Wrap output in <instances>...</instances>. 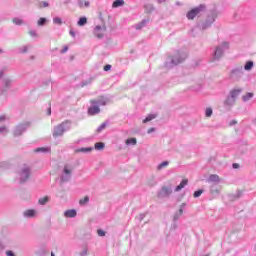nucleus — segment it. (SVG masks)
Listing matches in <instances>:
<instances>
[{
  "instance_id": "nucleus-1",
  "label": "nucleus",
  "mask_w": 256,
  "mask_h": 256,
  "mask_svg": "<svg viewBox=\"0 0 256 256\" xmlns=\"http://www.w3.org/2000/svg\"><path fill=\"white\" fill-rule=\"evenodd\" d=\"M30 176H31V170L27 166L22 168L19 172V178L21 183H25V181H27V179H29Z\"/></svg>"
},
{
  "instance_id": "nucleus-2",
  "label": "nucleus",
  "mask_w": 256,
  "mask_h": 256,
  "mask_svg": "<svg viewBox=\"0 0 256 256\" xmlns=\"http://www.w3.org/2000/svg\"><path fill=\"white\" fill-rule=\"evenodd\" d=\"M205 9V6L200 5L199 7L193 8L187 13V18L193 20L194 17H197L198 13H201Z\"/></svg>"
},
{
  "instance_id": "nucleus-3",
  "label": "nucleus",
  "mask_w": 256,
  "mask_h": 256,
  "mask_svg": "<svg viewBox=\"0 0 256 256\" xmlns=\"http://www.w3.org/2000/svg\"><path fill=\"white\" fill-rule=\"evenodd\" d=\"M66 130L67 128L65 127V122L59 124L54 128L53 137H61V135H63V133H65Z\"/></svg>"
},
{
  "instance_id": "nucleus-4",
  "label": "nucleus",
  "mask_w": 256,
  "mask_h": 256,
  "mask_svg": "<svg viewBox=\"0 0 256 256\" xmlns=\"http://www.w3.org/2000/svg\"><path fill=\"white\" fill-rule=\"evenodd\" d=\"M106 29L107 28L105 26H96L94 29V35L98 37V39H101L103 35H105Z\"/></svg>"
},
{
  "instance_id": "nucleus-5",
  "label": "nucleus",
  "mask_w": 256,
  "mask_h": 256,
  "mask_svg": "<svg viewBox=\"0 0 256 256\" xmlns=\"http://www.w3.org/2000/svg\"><path fill=\"white\" fill-rule=\"evenodd\" d=\"M186 56H181V54H176L173 58H172V63L173 65H179V63H183V61H185Z\"/></svg>"
},
{
  "instance_id": "nucleus-6",
  "label": "nucleus",
  "mask_w": 256,
  "mask_h": 256,
  "mask_svg": "<svg viewBox=\"0 0 256 256\" xmlns=\"http://www.w3.org/2000/svg\"><path fill=\"white\" fill-rule=\"evenodd\" d=\"M90 103L92 105H97V103L98 105H107V99H105L103 96H100L97 100H90Z\"/></svg>"
},
{
  "instance_id": "nucleus-7",
  "label": "nucleus",
  "mask_w": 256,
  "mask_h": 256,
  "mask_svg": "<svg viewBox=\"0 0 256 256\" xmlns=\"http://www.w3.org/2000/svg\"><path fill=\"white\" fill-rule=\"evenodd\" d=\"M98 113H101L99 106H92L88 109V115H97Z\"/></svg>"
},
{
  "instance_id": "nucleus-8",
  "label": "nucleus",
  "mask_w": 256,
  "mask_h": 256,
  "mask_svg": "<svg viewBox=\"0 0 256 256\" xmlns=\"http://www.w3.org/2000/svg\"><path fill=\"white\" fill-rule=\"evenodd\" d=\"M63 173L64 175H71V173H73V168H71L69 164H66L64 165Z\"/></svg>"
},
{
  "instance_id": "nucleus-9",
  "label": "nucleus",
  "mask_w": 256,
  "mask_h": 256,
  "mask_svg": "<svg viewBox=\"0 0 256 256\" xmlns=\"http://www.w3.org/2000/svg\"><path fill=\"white\" fill-rule=\"evenodd\" d=\"M187 183H189V180L183 179L181 183L175 188V191H181V189H183L187 185Z\"/></svg>"
},
{
  "instance_id": "nucleus-10",
  "label": "nucleus",
  "mask_w": 256,
  "mask_h": 256,
  "mask_svg": "<svg viewBox=\"0 0 256 256\" xmlns=\"http://www.w3.org/2000/svg\"><path fill=\"white\" fill-rule=\"evenodd\" d=\"M50 199H51V197L44 196L38 200V203H39V205H47V203H49Z\"/></svg>"
},
{
  "instance_id": "nucleus-11",
  "label": "nucleus",
  "mask_w": 256,
  "mask_h": 256,
  "mask_svg": "<svg viewBox=\"0 0 256 256\" xmlns=\"http://www.w3.org/2000/svg\"><path fill=\"white\" fill-rule=\"evenodd\" d=\"M49 151H51V148L40 147V148H36L34 150V153H49Z\"/></svg>"
},
{
  "instance_id": "nucleus-12",
  "label": "nucleus",
  "mask_w": 256,
  "mask_h": 256,
  "mask_svg": "<svg viewBox=\"0 0 256 256\" xmlns=\"http://www.w3.org/2000/svg\"><path fill=\"white\" fill-rule=\"evenodd\" d=\"M65 217H69V218H73V217H77V211L75 210H67L64 213Z\"/></svg>"
},
{
  "instance_id": "nucleus-13",
  "label": "nucleus",
  "mask_w": 256,
  "mask_h": 256,
  "mask_svg": "<svg viewBox=\"0 0 256 256\" xmlns=\"http://www.w3.org/2000/svg\"><path fill=\"white\" fill-rule=\"evenodd\" d=\"M36 214L37 212L35 210L29 209L24 212V217H35Z\"/></svg>"
},
{
  "instance_id": "nucleus-14",
  "label": "nucleus",
  "mask_w": 256,
  "mask_h": 256,
  "mask_svg": "<svg viewBox=\"0 0 256 256\" xmlns=\"http://www.w3.org/2000/svg\"><path fill=\"white\" fill-rule=\"evenodd\" d=\"M241 93V90L240 89H236V90H232L230 92V95H231V99L235 100L237 99V97H239V94Z\"/></svg>"
},
{
  "instance_id": "nucleus-15",
  "label": "nucleus",
  "mask_w": 256,
  "mask_h": 256,
  "mask_svg": "<svg viewBox=\"0 0 256 256\" xmlns=\"http://www.w3.org/2000/svg\"><path fill=\"white\" fill-rule=\"evenodd\" d=\"M124 5H125V1L115 0L112 4V7L117 8V7H123Z\"/></svg>"
},
{
  "instance_id": "nucleus-16",
  "label": "nucleus",
  "mask_w": 256,
  "mask_h": 256,
  "mask_svg": "<svg viewBox=\"0 0 256 256\" xmlns=\"http://www.w3.org/2000/svg\"><path fill=\"white\" fill-rule=\"evenodd\" d=\"M222 56H223V50L221 49V47H217L216 51L214 52V57L216 59H219Z\"/></svg>"
},
{
  "instance_id": "nucleus-17",
  "label": "nucleus",
  "mask_w": 256,
  "mask_h": 256,
  "mask_svg": "<svg viewBox=\"0 0 256 256\" xmlns=\"http://www.w3.org/2000/svg\"><path fill=\"white\" fill-rule=\"evenodd\" d=\"M94 148L96 149V151H103V149H105V143L103 142L95 143Z\"/></svg>"
},
{
  "instance_id": "nucleus-18",
  "label": "nucleus",
  "mask_w": 256,
  "mask_h": 256,
  "mask_svg": "<svg viewBox=\"0 0 256 256\" xmlns=\"http://www.w3.org/2000/svg\"><path fill=\"white\" fill-rule=\"evenodd\" d=\"M90 151H93V148H80L74 150V153H90Z\"/></svg>"
},
{
  "instance_id": "nucleus-19",
  "label": "nucleus",
  "mask_w": 256,
  "mask_h": 256,
  "mask_svg": "<svg viewBox=\"0 0 256 256\" xmlns=\"http://www.w3.org/2000/svg\"><path fill=\"white\" fill-rule=\"evenodd\" d=\"M78 5L79 7L83 8V7H89L90 3L87 0H79Z\"/></svg>"
},
{
  "instance_id": "nucleus-20",
  "label": "nucleus",
  "mask_w": 256,
  "mask_h": 256,
  "mask_svg": "<svg viewBox=\"0 0 256 256\" xmlns=\"http://www.w3.org/2000/svg\"><path fill=\"white\" fill-rule=\"evenodd\" d=\"M157 117V115L155 114H150L148 115L144 120L143 123H149V121H153V119H155Z\"/></svg>"
},
{
  "instance_id": "nucleus-21",
  "label": "nucleus",
  "mask_w": 256,
  "mask_h": 256,
  "mask_svg": "<svg viewBox=\"0 0 256 256\" xmlns=\"http://www.w3.org/2000/svg\"><path fill=\"white\" fill-rule=\"evenodd\" d=\"M245 71H251L253 69V61H248L244 66Z\"/></svg>"
},
{
  "instance_id": "nucleus-22",
  "label": "nucleus",
  "mask_w": 256,
  "mask_h": 256,
  "mask_svg": "<svg viewBox=\"0 0 256 256\" xmlns=\"http://www.w3.org/2000/svg\"><path fill=\"white\" fill-rule=\"evenodd\" d=\"M104 129H107V123H102L97 129L96 133H101V131H104Z\"/></svg>"
},
{
  "instance_id": "nucleus-23",
  "label": "nucleus",
  "mask_w": 256,
  "mask_h": 256,
  "mask_svg": "<svg viewBox=\"0 0 256 256\" xmlns=\"http://www.w3.org/2000/svg\"><path fill=\"white\" fill-rule=\"evenodd\" d=\"M126 145H137V139L129 138L126 140Z\"/></svg>"
},
{
  "instance_id": "nucleus-24",
  "label": "nucleus",
  "mask_w": 256,
  "mask_h": 256,
  "mask_svg": "<svg viewBox=\"0 0 256 256\" xmlns=\"http://www.w3.org/2000/svg\"><path fill=\"white\" fill-rule=\"evenodd\" d=\"M87 203H89V196H85L79 200V205H87Z\"/></svg>"
},
{
  "instance_id": "nucleus-25",
  "label": "nucleus",
  "mask_w": 256,
  "mask_h": 256,
  "mask_svg": "<svg viewBox=\"0 0 256 256\" xmlns=\"http://www.w3.org/2000/svg\"><path fill=\"white\" fill-rule=\"evenodd\" d=\"M209 181L212 183H219V176L218 175H211Z\"/></svg>"
},
{
  "instance_id": "nucleus-26",
  "label": "nucleus",
  "mask_w": 256,
  "mask_h": 256,
  "mask_svg": "<svg viewBox=\"0 0 256 256\" xmlns=\"http://www.w3.org/2000/svg\"><path fill=\"white\" fill-rule=\"evenodd\" d=\"M87 23V18L86 17H81L78 21V25L80 27H83V25H85Z\"/></svg>"
},
{
  "instance_id": "nucleus-27",
  "label": "nucleus",
  "mask_w": 256,
  "mask_h": 256,
  "mask_svg": "<svg viewBox=\"0 0 256 256\" xmlns=\"http://www.w3.org/2000/svg\"><path fill=\"white\" fill-rule=\"evenodd\" d=\"M12 22L14 23V25H23V19L21 18H14L12 19Z\"/></svg>"
},
{
  "instance_id": "nucleus-28",
  "label": "nucleus",
  "mask_w": 256,
  "mask_h": 256,
  "mask_svg": "<svg viewBox=\"0 0 256 256\" xmlns=\"http://www.w3.org/2000/svg\"><path fill=\"white\" fill-rule=\"evenodd\" d=\"M253 93L249 92L246 95L242 97L243 101H249V99H252Z\"/></svg>"
},
{
  "instance_id": "nucleus-29",
  "label": "nucleus",
  "mask_w": 256,
  "mask_h": 256,
  "mask_svg": "<svg viewBox=\"0 0 256 256\" xmlns=\"http://www.w3.org/2000/svg\"><path fill=\"white\" fill-rule=\"evenodd\" d=\"M53 23H55L56 25H62L63 20H61V18L59 17H56V18H53Z\"/></svg>"
},
{
  "instance_id": "nucleus-30",
  "label": "nucleus",
  "mask_w": 256,
  "mask_h": 256,
  "mask_svg": "<svg viewBox=\"0 0 256 256\" xmlns=\"http://www.w3.org/2000/svg\"><path fill=\"white\" fill-rule=\"evenodd\" d=\"M235 75H239V69H234L230 72L231 79H233V77H235Z\"/></svg>"
},
{
  "instance_id": "nucleus-31",
  "label": "nucleus",
  "mask_w": 256,
  "mask_h": 256,
  "mask_svg": "<svg viewBox=\"0 0 256 256\" xmlns=\"http://www.w3.org/2000/svg\"><path fill=\"white\" fill-rule=\"evenodd\" d=\"M168 166H169V162L164 161V162H162V163L158 166V169L161 170V169H163V168H165V167H168Z\"/></svg>"
},
{
  "instance_id": "nucleus-32",
  "label": "nucleus",
  "mask_w": 256,
  "mask_h": 256,
  "mask_svg": "<svg viewBox=\"0 0 256 256\" xmlns=\"http://www.w3.org/2000/svg\"><path fill=\"white\" fill-rule=\"evenodd\" d=\"M201 195H203V190H197L194 192L193 197L197 198L201 197Z\"/></svg>"
},
{
  "instance_id": "nucleus-33",
  "label": "nucleus",
  "mask_w": 256,
  "mask_h": 256,
  "mask_svg": "<svg viewBox=\"0 0 256 256\" xmlns=\"http://www.w3.org/2000/svg\"><path fill=\"white\" fill-rule=\"evenodd\" d=\"M38 7L40 8V9H43V7H49V3L48 2H40L39 4H38Z\"/></svg>"
},
{
  "instance_id": "nucleus-34",
  "label": "nucleus",
  "mask_w": 256,
  "mask_h": 256,
  "mask_svg": "<svg viewBox=\"0 0 256 256\" xmlns=\"http://www.w3.org/2000/svg\"><path fill=\"white\" fill-rule=\"evenodd\" d=\"M37 23L39 26H43V25H45V23H47V19L40 18Z\"/></svg>"
},
{
  "instance_id": "nucleus-35",
  "label": "nucleus",
  "mask_w": 256,
  "mask_h": 256,
  "mask_svg": "<svg viewBox=\"0 0 256 256\" xmlns=\"http://www.w3.org/2000/svg\"><path fill=\"white\" fill-rule=\"evenodd\" d=\"M211 115H213V109L207 108L206 109V117H211Z\"/></svg>"
},
{
  "instance_id": "nucleus-36",
  "label": "nucleus",
  "mask_w": 256,
  "mask_h": 256,
  "mask_svg": "<svg viewBox=\"0 0 256 256\" xmlns=\"http://www.w3.org/2000/svg\"><path fill=\"white\" fill-rule=\"evenodd\" d=\"M97 234L99 235V237H105V231L101 229L97 230Z\"/></svg>"
},
{
  "instance_id": "nucleus-37",
  "label": "nucleus",
  "mask_w": 256,
  "mask_h": 256,
  "mask_svg": "<svg viewBox=\"0 0 256 256\" xmlns=\"http://www.w3.org/2000/svg\"><path fill=\"white\" fill-rule=\"evenodd\" d=\"M163 191L166 193V195H169V193H171V188L164 187Z\"/></svg>"
},
{
  "instance_id": "nucleus-38",
  "label": "nucleus",
  "mask_w": 256,
  "mask_h": 256,
  "mask_svg": "<svg viewBox=\"0 0 256 256\" xmlns=\"http://www.w3.org/2000/svg\"><path fill=\"white\" fill-rule=\"evenodd\" d=\"M104 71H111V65H109V64L105 65Z\"/></svg>"
},
{
  "instance_id": "nucleus-39",
  "label": "nucleus",
  "mask_w": 256,
  "mask_h": 256,
  "mask_svg": "<svg viewBox=\"0 0 256 256\" xmlns=\"http://www.w3.org/2000/svg\"><path fill=\"white\" fill-rule=\"evenodd\" d=\"M7 131V128L5 126L0 127V133H5Z\"/></svg>"
},
{
  "instance_id": "nucleus-40",
  "label": "nucleus",
  "mask_w": 256,
  "mask_h": 256,
  "mask_svg": "<svg viewBox=\"0 0 256 256\" xmlns=\"http://www.w3.org/2000/svg\"><path fill=\"white\" fill-rule=\"evenodd\" d=\"M222 47H225L226 49H228V48H229V43L223 42V43H222Z\"/></svg>"
},
{
  "instance_id": "nucleus-41",
  "label": "nucleus",
  "mask_w": 256,
  "mask_h": 256,
  "mask_svg": "<svg viewBox=\"0 0 256 256\" xmlns=\"http://www.w3.org/2000/svg\"><path fill=\"white\" fill-rule=\"evenodd\" d=\"M6 255H7V256H15V254H13V251H7V252H6Z\"/></svg>"
},
{
  "instance_id": "nucleus-42",
  "label": "nucleus",
  "mask_w": 256,
  "mask_h": 256,
  "mask_svg": "<svg viewBox=\"0 0 256 256\" xmlns=\"http://www.w3.org/2000/svg\"><path fill=\"white\" fill-rule=\"evenodd\" d=\"M69 50V48L67 46H65L62 50V53H67V51Z\"/></svg>"
},
{
  "instance_id": "nucleus-43",
  "label": "nucleus",
  "mask_w": 256,
  "mask_h": 256,
  "mask_svg": "<svg viewBox=\"0 0 256 256\" xmlns=\"http://www.w3.org/2000/svg\"><path fill=\"white\" fill-rule=\"evenodd\" d=\"M233 169H239V164L234 163V164H233Z\"/></svg>"
},
{
  "instance_id": "nucleus-44",
  "label": "nucleus",
  "mask_w": 256,
  "mask_h": 256,
  "mask_svg": "<svg viewBox=\"0 0 256 256\" xmlns=\"http://www.w3.org/2000/svg\"><path fill=\"white\" fill-rule=\"evenodd\" d=\"M230 125H237V122H236L235 120H232V121L230 122Z\"/></svg>"
},
{
  "instance_id": "nucleus-45",
  "label": "nucleus",
  "mask_w": 256,
  "mask_h": 256,
  "mask_svg": "<svg viewBox=\"0 0 256 256\" xmlns=\"http://www.w3.org/2000/svg\"><path fill=\"white\" fill-rule=\"evenodd\" d=\"M1 121H5V116H0V123Z\"/></svg>"
},
{
  "instance_id": "nucleus-46",
  "label": "nucleus",
  "mask_w": 256,
  "mask_h": 256,
  "mask_svg": "<svg viewBox=\"0 0 256 256\" xmlns=\"http://www.w3.org/2000/svg\"><path fill=\"white\" fill-rule=\"evenodd\" d=\"M212 193H219V190H215V189H213V187H212Z\"/></svg>"
},
{
  "instance_id": "nucleus-47",
  "label": "nucleus",
  "mask_w": 256,
  "mask_h": 256,
  "mask_svg": "<svg viewBox=\"0 0 256 256\" xmlns=\"http://www.w3.org/2000/svg\"><path fill=\"white\" fill-rule=\"evenodd\" d=\"M153 131H155V129H154V128H150V129L148 130V133H151V132H153Z\"/></svg>"
},
{
  "instance_id": "nucleus-48",
  "label": "nucleus",
  "mask_w": 256,
  "mask_h": 256,
  "mask_svg": "<svg viewBox=\"0 0 256 256\" xmlns=\"http://www.w3.org/2000/svg\"><path fill=\"white\" fill-rule=\"evenodd\" d=\"M70 35H72V37H75V32L70 31Z\"/></svg>"
},
{
  "instance_id": "nucleus-49",
  "label": "nucleus",
  "mask_w": 256,
  "mask_h": 256,
  "mask_svg": "<svg viewBox=\"0 0 256 256\" xmlns=\"http://www.w3.org/2000/svg\"><path fill=\"white\" fill-rule=\"evenodd\" d=\"M29 34L30 35H35V31H30Z\"/></svg>"
},
{
  "instance_id": "nucleus-50",
  "label": "nucleus",
  "mask_w": 256,
  "mask_h": 256,
  "mask_svg": "<svg viewBox=\"0 0 256 256\" xmlns=\"http://www.w3.org/2000/svg\"><path fill=\"white\" fill-rule=\"evenodd\" d=\"M23 53H27V47H24Z\"/></svg>"
},
{
  "instance_id": "nucleus-51",
  "label": "nucleus",
  "mask_w": 256,
  "mask_h": 256,
  "mask_svg": "<svg viewBox=\"0 0 256 256\" xmlns=\"http://www.w3.org/2000/svg\"><path fill=\"white\" fill-rule=\"evenodd\" d=\"M48 115H51V108H49L48 110Z\"/></svg>"
},
{
  "instance_id": "nucleus-52",
  "label": "nucleus",
  "mask_w": 256,
  "mask_h": 256,
  "mask_svg": "<svg viewBox=\"0 0 256 256\" xmlns=\"http://www.w3.org/2000/svg\"><path fill=\"white\" fill-rule=\"evenodd\" d=\"M183 213V209H180V214Z\"/></svg>"
},
{
  "instance_id": "nucleus-53",
  "label": "nucleus",
  "mask_w": 256,
  "mask_h": 256,
  "mask_svg": "<svg viewBox=\"0 0 256 256\" xmlns=\"http://www.w3.org/2000/svg\"><path fill=\"white\" fill-rule=\"evenodd\" d=\"M0 53H3V50L0 48Z\"/></svg>"
},
{
  "instance_id": "nucleus-54",
  "label": "nucleus",
  "mask_w": 256,
  "mask_h": 256,
  "mask_svg": "<svg viewBox=\"0 0 256 256\" xmlns=\"http://www.w3.org/2000/svg\"><path fill=\"white\" fill-rule=\"evenodd\" d=\"M51 256H55V254H54V253H51Z\"/></svg>"
}]
</instances>
